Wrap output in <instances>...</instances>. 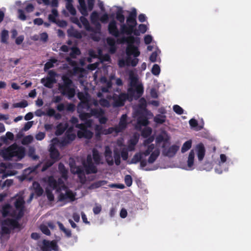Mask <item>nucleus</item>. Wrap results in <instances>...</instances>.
I'll return each mask as SVG.
<instances>
[{
  "label": "nucleus",
  "mask_w": 251,
  "mask_h": 251,
  "mask_svg": "<svg viewBox=\"0 0 251 251\" xmlns=\"http://www.w3.org/2000/svg\"><path fill=\"white\" fill-rule=\"evenodd\" d=\"M129 36H122L117 39L116 42L118 44H124L126 43L127 46L126 48V53L127 55H133L135 57L140 55V52L138 47L134 45L136 44L139 46L140 44V38L138 37L139 33L135 26L131 25H127Z\"/></svg>",
  "instance_id": "nucleus-1"
},
{
  "label": "nucleus",
  "mask_w": 251,
  "mask_h": 251,
  "mask_svg": "<svg viewBox=\"0 0 251 251\" xmlns=\"http://www.w3.org/2000/svg\"><path fill=\"white\" fill-rule=\"evenodd\" d=\"M95 0H87L88 6L87 7L85 0H78L79 5L77 8L80 13L83 16L80 17V21L83 25L84 28L87 31L95 33H100L101 30V25L99 22L96 24V28H94L90 25L89 21L84 17L87 16L88 11H91L93 9Z\"/></svg>",
  "instance_id": "nucleus-2"
},
{
  "label": "nucleus",
  "mask_w": 251,
  "mask_h": 251,
  "mask_svg": "<svg viewBox=\"0 0 251 251\" xmlns=\"http://www.w3.org/2000/svg\"><path fill=\"white\" fill-rule=\"evenodd\" d=\"M63 82L58 85V89L63 96L71 99L75 95V90L72 80L67 75L62 76Z\"/></svg>",
  "instance_id": "nucleus-3"
},
{
  "label": "nucleus",
  "mask_w": 251,
  "mask_h": 251,
  "mask_svg": "<svg viewBox=\"0 0 251 251\" xmlns=\"http://www.w3.org/2000/svg\"><path fill=\"white\" fill-rule=\"evenodd\" d=\"M108 31L109 34L118 38L120 37L121 34H126L129 36L127 25L123 24L121 25L120 31L118 30L117 22L115 20H111L108 25Z\"/></svg>",
  "instance_id": "nucleus-4"
},
{
  "label": "nucleus",
  "mask_w": 251,
  "mask_h": 251,
  "mask_svg": "<svg viewBox=\"0 0 251 251\" xmlns=\"http://www.w3.org/2000/svg\"><path fill=\"white\" fill-rule=\"evenodd\" d=\"M22 225L19 223V220L16 219L6 218L1 222V231L3 234H9L11 230L19 229L20 230Z\"/></svg>",
  "instance_id": "nucleus-5"
},
{
  "label": "nucleus",
  "mask_w": 251,
  "mask_h": 251,
  "mask_svg": "<svg viewBox=\"0 0 251 251\" xmlns=\"http://www.w3.org/2000/svg\"><path fill=\"white\" fill-rule=\"evenodd\" d=\"M113 107H120L124 106L126 101L129 99V94L121 93L120 94L114 93L111 97Z\"/></svg>",
  "instance_id": "nucleus-6"
},
{
  "label": "nucleus",
  "mask_w": 251,
  "mask_h": 251,
  "mask_svg": "<svg viewBox=\"0 0 251 251\" xmlns=\"http://www.w3.org/2000/svg\"><path fill=\"white\" fill-rule=\"evenodd\" d=\"M5 154H7L10 157L17 156L23 158L25 154V151L24 148L19 147L16 145L14 144L10 146L6 150Z\"/></svg>",
  "instance_id": "nucleus-7"
},
{
  "label": "nucleus",
  "mask_w": 251,
  "mask_h": 251,
  "mask_svg": "<svg viewBox=\"0 0 251 251\" xmlns=\"http://www.w3.org/2000/svg\"><path fill=\"white\" fill-rule=\"evenodd\" d=\"M48 75L49 76L46 78H43L41 80V82L47 88H51L53 87V84L56 82L55 76L56 73L50 70L49 72Z\"/></svg>",
  "instance_id": "nucleus-8"
},
{
  "label": "nucleus",
  "mask_w": 251,
  "mask_h": 251,
  "mask_svg": "<svg viewBox=\"0 0 251 251\" xmlns=\"http://www.w3.org/2000/svg\"><path fill=\"white\" fill-rule=\"evenodd\" d=\"M43 251H58V246L54 241H49L44 240L43 242V246L41 247Z\"/></svg>",
  "instance_id": "nucleus-9"
},
{
  "label": "nucleus",
  "mask_w": 251,
  "mask_h": 251,
  "mask_svg": "<svg viewBox=\"0 0 251 251\" xmlns=\"http://www.w3.org/2000/svg\"><path fill=\"white\" fill-rule=\"evenodd\" d=\"M137 11L135 8H133L129 13V15L126 18L127 25H131L136 26L137 23L136 21Z\"/></svg>",
  "instance_id": "nucleus-10"
},
{
  "label": "nucleus",
  "mask_w": 251,
  "mask_h": 251,
  "mask_svg": "<svg viewBox=\"0 0 251 251\" xmlns=\"http://www.w3.org/2000/svg\"><path fill=\"white\" fill-rule=\"evenodd\" d=\"M179 147L176 145H173L170 146L168 150H164L163 151V154L169 157H174L177 151H178Z\"/></svg>",
  "instance_id": "nucleus-11"
},
{
  "label": "nucleus",
  "mask_w": 251,
  "mask_h": 251,
  "mask_svg": "<svg viewBox=\"0 0 251 251\" xmlns=\"http://www.w3.org/2000/svg\"><path fill=\"white\" fill-rule=\"evenodd\" d=\"M94 133L91 130L87 128L83 130V131H77V136L79 138H85L90 140L93 136Z\"/></svg>",
  "instance_id": "nucleus-12"
},
{
  "label": "nucleus",
  "mask_w": 251,
  "mask_h": 251,
  "mask_svg": "<svg viewBox=\"0 0 251 251\" xmlns=\"http://www.w3.org/2000/svg\"><path fill=\"white\" fill-rule=\"evenodd\" d=\"M127 117L126 114H123L121 116L118 125L116 126L118 131L121 132L126 128L127 125Z\"/></svg>",
  "instance_id": "nucleus-13"
},
{
  "label": "nucleus",
  "mask_w": 251,
  "mask_h": 251,
  "mask_svg": "<svg viewBox=\"0 0 251 251\" xmlns=\"http://www.w3.org/2000/svg\"><path fill=\"white\" fill-rule=\"evenodd\" d=\"M196 151L198 160L201 161L203 160L205 153V149L202 143H200L197 145Z\"/></svg>",
  "instance_id": "nucleus-14"
},
{
  "label": "nucleus",
  "mask_w": 251,
  "mask_h": 251,
  "mask_svg": "<svg viewBox=\"0 0 251 251\" xmlns=\"http://www.w3.org/2000/svg\"><path fill=\"white\" fill-rule=\"evenodd\" d=\"M67 199H69L70 201H74L75 198V195L71 190L67 191L65 194L61 193L59 195V200L64 201Z\"/></svg>",
  "instance_id": "nucleus-15"
},
{
  "label": "nucleus",
  "mask_w": 251,
  "mask_h": 251,
  "mask_svg": "<svg viewBox=\"0 0 251 251\" xmlns=\"http://www.w3.org/2000/svg\"><path fill=\"white\" fill-rule=\"evenodd\" d=\"M107 44L109 46V52L111 53H114L117 50L116 42H117L112 37H107L106 39Z\"/></svg>",
  "instance_id": "nucleus-16"
},
{
  "label": "nucleus",
  "mask_w": 251,
  "mask_h": 251,
  "mask_svg": "<svg viewBox=\"0 0 251 251\" xmlns=\"http://www.w3.org/2000/svg\"><path fill=\"white\" fill-rule=\"evenodd\" d=\"M83 165L85 169V173L87 175L96 174L98 172V169L94 163Z\"/></svg>",
  "instance_id": "nucleus-17"
},
{
  "label": "nucleus",
  "mask_w": 251,
  "mask_h": 251,
  "mask_svg": "<svg viewBox=\"0 0 251 251\" xmlns=\"http://www.w3.org/2000/svg\"><path fill=\"white\" fill-rule=\"evenodd\" d=\"M50 155L51 160L55 162L60 159V153L59 151L54 147H51L50 150Z\"/></svg>",
  "instance_id": "nucleus-18"
},
{
  "label": "nucleus",
  "mask_w": 251,
  "mask_h": 251,
  "mask_svg": "<svg viewBox=\"0 0 251 251\" xmlns=\"http://www.w3.org/2000/svg\"><path fill=\"white\" fill-rule=\"evenodd\" d=\"M67 33L69 37H74L78 39H80L82 37L81 32L73 27L68 29Z\"/></svg>",
  "instance_id": "nucleus-19"
},
{
  "label": "nucleus",
  "mask_w": 251,
  "mask_h": 251,
  "mask_svg": "<svg viewBox=\"0 0 251 251\" xmlns=\"http://www.w3.org/2000/svg\"><path fill=\"white\" fill-rule=\"evenodd\" d=\"M24 215V212L21 211H18V210L12 209L10 210L9 216L13 218V219H16L20 220Z\"/></svg>",
  "instance_id": "nucleus-20"
},
{
  "label": "nucleus",
  "mask_w": 251,
  "mask_h": 251,
  "mask_svg": "<svg viewBox=\"0 0 251 251\" xmlns=\"http://www.w3.org/2000/svg\"><path fill=\"white\" fill-rule=\"evenodd\" d=\"M68 124L65 123H59L56 126V130L55 131V134L57 136L62 135L65 131L68 128Z\"/></svg>",
  "instance_id": "nucleus-21"
},
{
  "label": "nucleus",
  "mask_w": 251,
  "mask_h": 251,
  "mask_svg": "<svg viewBox=\"0 0 251 251\" xmlns=\"http://www.w3.org/2000/svg\"><path fill=\"white\" fill-rule=\"evenodd\" d=\"M25 201L22 198H19L14 202V205L17 210L22 211L24 212Z\"/></svg>",
  "instance_id": "nucleus-22"
},
{
  "label": "nucleus",
  "mask_w": 251,
  "mask_h": 251,
  "mask_svg": "<svg viewBox=\"0 0 251 251\" xmlns=\"http://www.w3.org/2000/svg\"><path fill=\"white\" fill-rule=\"evenodd\" d=\"M92 155L93 159L96 164L99 165L100 164H102V162H101V156H100L99 151L97 149H94L93 150Z\"/></svg>",
  "instance_id": "nucleus-23"
},
{
  "label": "nucleus",
  "mask_w": 251,
  "mask_h": 251,
  "mask_svg": "<svg viewBox=\"0 0 251 251\" xmlns=\"http://www.w3.org/2000/svg\"><path fill=\"white\" fill-rule=\"evenodd\" d=\"M129 85L131 87H135L137 85L138 77L134 73L131 71L129 74Z\"/></svg>",
  "instance_id": "nucleus-24"
},
{
  "label": "nucleus",
  "mask_w": 251,
  "mask_h": 251,
  "mask_svg": "<svg viewBox=\"0 0 251 251\" xmlns=\"http://www.w3.org/2000/svg\"><path fill=\"white\" fill-rule=\"evenodd\" d=\"M34 192L38 197H40L42 195L44 190L40 184L36 181H34L32 184Z\"/></svg>",
  "instance_id": "nucleus-25"
},
{
  "label": "nucleus",
  "mask_w": 251,
  "mask_h": 251,
  "mask_svg": "<svg viewBox=\"0 0 251 251\" xmlns=\"http://www.w3.org/2000/svg\"><path fill=\"white\" fill-rule=\"evenodd\" d=\"M124 11L121 7H119L118 10L116 12V18L121 24H124L125 17L123 14Z\"/></svg>",
  "instance_id": "nucleus-26"
},
{
  "label": "nucleus",
  "mask_w": 251,
  "mask_h": 251,
  "mask_svg": "<svg viewBox=\"0 0 251 251\" xmlns=\"http://www.w3.org/2000/svg\"><path fill=\"white\" fill-rule=\"evenodd\" d=\"M160 154V151L158 149L155 150L151 152L148 158V162L152 164L155 162Z\"/></svg>",
  "instance_id": "nucleus-27"
},
{
  "label": "nucleus",
  "mask_w": 251,
  "mask_h": 251,
  "mask_svg": "<svg viewBox=\"0 0 251 251\" xmlns=\"http://www.w3.org/2000/svg\"><path fill=\"white\" fill-rule=\"evenodd\" d=\"M137 124L140 126H147L149 124V121L146 116H140L137 119Z\"/></svg>",
  "instance_id": "nucleus-28"
},
{
  "label": "nucleus",
  "mask_w": 251,
  "mask_h": 251,
  "mask_svg": "<svg viewBox=\"0 0 251 251\" xmlns=\"http://www.w3.org/2000/svg\"><path fill=\"white\" fill-rule=\"evenodd\" d=\"M90 113L91 117L94 116L96 118H99L104 114V111L101 108H92Z\"/></svg>",
  "instance_id": "nucleus-29"
},
{
  "label": "nucleus",
  "mask_w": 251,
  "mask_h": 251,
  "mask_svg": "<svg viewBox=\"0 0 251 251\" xmlns=\"http://www.w3.org/2000/svg\"><path fill=\"white\" fill-rule=\"evenodd\" d=\"M48 184L50 187L53 190L59 188L58 182L52 177L50 176L48 179Z\"/></svg>",
  "instance_id": "nucleus-30"
},
{
  "label": "nucleus",
  "mask_w": 251,
  "mask_h": 251,
  "mask_svg": "<svg viewBox=\"0 0 251 251\" xmlns=\"http://www.w3.org/2000/svg\"><path fill=\"white\" fill-rule=\"evenodd\" d=\"M77 97L81 101L79 105L83 104L84 106L89 107L88 101L87 98L82 92H79L77 94Z\"/></svg>",
  "instance_id": "nucleus-31"
},
{
  "label": "nucleus",
  "mask_w": 251,
  "mask_h": 251,
  "mask_svg": "<svg viewBox=\"0 0 251 251\" xmlns=\"http://www.w3.org/2000/svg\"><path fill=\"white\" fill-rule=\"evenodd\" d=\"M58 170L60 174L61 175V176L64 178H67L68 176V171L62 163H59Z\"/></svg>",
  "instance_id": "nucleus-32"
},
{
  "label": "nucleus",
  "mask_w": 251,
  "mask_h": 251,
  "mask_svg": "<svg viewBox=\"0 0 251 251\" xmlns=\"http://www.w3.org/2000/svg\"><path fill=\"white\" fill-rule=\"evenodd\" d=\"M106 184V181L105 180H99L92 183L89 186V189H95L98 188Z\"/></svg>",
  "instance_id": "nucleus-33"
},
{
  "label": "nucleus",
  "mask_w": 251,
  "mask_h": 251,
  "mask_svg": "<svg viewBox=\"0 0 251 251\" xmlns=\"http://www.w3.org/2000/svg\"><path fill=\"white\" fill-rule=\"evenodd\" d=\"M11 209V206L9 204H6L4 205H3L2 207L1 210V213L3 217H6L7 216H8L10 210Z\"/></svg>",
  "instance_id": "nucleus-34"
},
{
  "label": "nucleus",
  "mask_w": 251,
  "mask_h": 251,
  "mask_svg": "<svg viewBox=\"0 0 251 251\" xmlns=\"http://www.w3.org/2000/svg\"><path fill=\"white\" fill-rule=\"evenodd\" d=\"M143 154L141 152H138L135 153L131 160L129 162V164H136L140 162L143 157Z\"/></svg>",
  "instance_id": "nucleus-35"
},
{
  "label": "nucleus",
  "mask_w": 251,
  "mask_h": 251,
  "mask_svg": "<svg viewBox=\"0 0 251 251\" xmlns=\"http://www.w3.org/2000/svg\"><path fill=\"white\" fill-rule=\"evenodd\" d=\"M166 119L165 115L157 114L154 117L153 120L157 124H162L165 122Z\"/></svg>",
  "instance_id": "nucleus-36"
},
{
  "label": "nucleus",
  "mask_w": 251,
  "mask_h": 251,
  "mask_svg": "<svg viewBox=\"0 0 251 251\" xmlns=\"http://www.w3.org/2000/svg\"><path fill=\"white\" fill-rule=\"evenodd\" d=\"M194 158H195V151L194 150H192L189 152L188 157V160H187V165L189 168H190L193 166Z\"/></svg>",
  "instance_id": "nucleus-37"
},
{
  "label": "nucleus",
  "mask_w": 251,
  "mask_h": 251,
  "mask_svg": "<svg viewBox=\"0 0 251 251\" xmlns=\"http://www.w3.org/2000/svg\"><path fill=\"white\" fill-rule=\"evenodd\" d=\"M114 158L115 164L119 166L121 164V154L120 151L117 150H114Z\"/></svg>",
  "instance_id": "nucleus-38"
},
{
  "label": "nucleus",
  "mask_w": 251,
  "mask_h": 251,
  "mask_svg": "<svg viewBox=\"0 0 251 251\" xmlns=\"http://www.w3.org/2000/svg\"><path fill=\"white\" fill-rule=\"evenodd\" d=\"M57 62V60L55 58L51 59L50 61L47 62L44 66V70H47L53 68L54 67V64Z\"/></svg>",
  "instance_id": "nucleus-39"
},
{
  "label": "nucleus",
  "mask_w": 251,
  "mask_h": 251,
  "mask_svg": "<svg viewBox=\"0 0 251 251\" xmlns=\"http://www.w3.org/2000/svg\"><path fill=\"white\" fill-rule=\"evenodd\" d=\"M152 133V129L150 127H145L141 132V135L144 138H148Z\"/></svg>",
  "instance_id": "nucleus-40"
},
{
  "label": "nucleus",
  "mask_w": 251,
  "mask_h": 251,
  "mask_svg": "<svg viewBox=\"0 0 251 251\" xmlns=\"http://www.w3.org/2000/svg\"><path fill=\"white\" fill-rule=\"evenodd\" d=\"M131 60V57L128 56L126 59H120L119 61V66L120 67H124L125 66H129Z\"/></svg>",
  "instance_id": "nucleus-41"
},
{
  "label": "nucleus",
  "mask_w": 251,
  "mask_h": 251,
  "mask_svg": "<svg viewBox=\"0 0 251 251\" xmlns=\"http://www.w3.org/2000/svg\"><path fill=\"white\" fill-rule=\"evenodd\" d=\"M192 146V141L191 140H188L186 141L182 145L181 148V152L182 153H184L187 151H188Z\"/></svg>",
  "instance_id": "nucleus-42"
},
{
  "label": "nucleus",
  "mask_w": 251,
  "mask_h": 251,
  "mask_svg": "<svg viewBox=\"0 0 251 251\" xmlns=\"http://www.w3.org/2000/svg\"><path fill=\"white\" fill-rule=\"evenodd\" d=\"M71 172L74 174H82V173L85 172L83 168L81 166H75L74 168H72Z\"/></svg>",
  "instance_id": "nucleus-43"
},
{
  "label": "nucleus",
  "mask_w": 251,
  "mask_h": 251,
  "mask_svg": "<svg viewBox=\"0 0 251 251\" xmlns=\"http://www.w3.org/2000/svg\"><path fill=\"white\" fill-rule=\"evenodd\" d=\"M118 128L116 126L115 127H109L107 129H104L103 130V134L104 135H108L112 133L113 132H115L116 133H118L120 132V131H118Z\"/></svg>",
  "instance_id": "nucleus-44"
},
{
  "label": "nucleus",
  "mask_w": 251,
  "mask_h": 251,
  "mask_svg": "<svg viewBox=\"0 0 251 251\" xmlns=\"http://www.w3.org/2000/svg\"><path fill=\"white\" fill-rule=\"evenodd\" d=\"M8 39V31L6 29H4L1 33V42L3 43H7Z\"/></svg>",
  "instance_id": "nucleus-45"
},
{
  "label": "nucleus",
  "mask_w": 251,
  "mask_h": 251,
  "mask_svg": "<svg viewBox=\"0 0 251 251\" xmlns=\"http://www.w3.org/2000/svg\"><path fill=\"white\" fill-rule=\"evenodd\" d=\"M66 8L72 15L75 16L76 15V11L72 3H66Z\"/></svg>",
  "instance_id": "nucleus-46"
},
{
  "label": "nucleus",
  "mask_w": 251,
  "mask_h": 251,
  "mask_svg": "<svg viewBox=\"0 0 251 251\" xmlns=\"http://www.w3.org/2000/svg\"><path fill=\"white\" fill-rule=\"evenodd\" d=\"M55 163L54 161L51 160H47L43 165L41 169L42 172L46 171L48 168L52 166Z\"/></svg>",
  "instance_id": "nucleus-47"
},
{
  "label": "nucleus",
  "mask_w": 251,
  "mask_h": 251,
  "mask_svg": "<svg viewBox=\"0 0 251 251\" xmlns=\"http://www.w3.org/2000/svg\"><path fill=\"white\" fill-rule=\"evenodd\" d=\"M7 139L10 140H13L14 139V135L12 132L8 131L6 132L5 136L1 137V140L3 142H6Z\"/></svg>",
  "instance_id": "nucleus-48"
},
{
  "label": "nucleus",
  "mask_w": 251,
  "mask_h": 251,
  "mask_svg": "<svg viewBox=\"0 0 251 251\" xmlns=\"http://www.w3.org/2000/svg\"><path fill=\"white\" fill-rule=\"evenodd\" d=\"M155 148L154 145L153 144H151L148 146L147 149L145 150L144 152H141L143 155H144L145 156H148L151 152H152L153 150Z\"/></svg>",
  "instance_id": "nucleus-49"
},
{
  "label": "nucleus",
  "mask_w": 251,
  "mask_h": 251,
  "mask_svg": "<svg viewBox=\"0 0 251 251\" xmlns=\"http://www.w3.org/2000/svg\"><path fill=\"white\" fill-rule=\"evenodd\" d=\"M80 54V51L79 49L77 47H73L72 48L70 55L72 58H75L76 55H78Z\"/></svg>",
  "instance_id": "nucleus-50"
},
{
  "label": "nucleus",
  "mask_w": 251,
  "mask_h": 251,
  "mask_svg": "<svg viewBox=\"0 0 251 251\" xmlns=\"http://www.w3.org/2000/svg\"><path fill=\"white\" fill-rule=\"evenodd\" d=\"M99 14L96 11H93L91 15V20L92 23L95 25L98 22Z\"/></svg>",
  "instance_id": "nucleus-51"
},
{
  "label": "nucleus",
  "mask_w": 251,
  "mask_h": 251,
  "mask_svg": "<svg viewBox=\"0 0 251 251\" xmlns=\"http://www.w3.org/2000/svg\"><path fill=\"white\" fill-rule=\"evenodd\" d=\"M151 73L154 75H158L160 73V68L158 65L155 64L152 66Z\"/></svg>",
  "instance_id": "nucleus-52"
},
{
  "label": "nucleus",
  "mask_w": 251,
  "mask_h": 251,
  "mask_svg": "<svg viewBox=\"0 0 251 251\" xmlns=\"http://www.w3.org/2000/svg\"><path fill=\"white\" fill-rule=\"evenodd\" d=\"M79 117L81 121H85L91 117L90 113L82 112L79 114Z\"/></svg>",
  "instance_id": "nucleus-53"
},
{
  "label": "nucleus",
  "mask_w": 251,
  "mask_h": 251,
  "mask_svg": "<svg viewBox=\"0 0 251 251\" xmlns=\"http://www.w3.org/2000/svg\"><path fill=\"white\" fill-rule=\"evenodd\" d=\"M28 105V103L26 100H23L20 102L15 103L13 104L14 107L25 108Z\"/></svg>",
  "instance_id": "nucleus-54"
},
{
  "label": "nucleus",
  "mask_w": 251,
  "mask_h": 251,
  "mask_svg": "<svg viewBox=\"0 0 251 251\" xmlns=\"http://www.w3.org/2000/svg\"><path fill=\"white\" fill-rule=\"evenodd\" d=\"M173 108L174 112L178 115H181L183 113V109L178 105H174Z\"/></svg>",
  "instance_id": "nucleus-55"
},
{
  "label": "nucleus",
  "mask_w": 251,
  "mask_h": 251,
  "mask_svg": "<svg viewBox=\"0 0 251 251\" xmlns=\"http://www.w3.org/2000/svg\"><path fill=\"white\" fill-rule=\"evenodd\" d=\"M33 137L31 135H27L25 137L22 141L23 145H27L30 143L33 140Z\"/></svg>",
  "instance_id": "nucleus-56"
},
{
  "label": "nucleus",
  "mask_w": 251,
  "mask_h": 251,
  "mask_svg": "<svg viewBox=\"0 0 251 251\" xmlns=\"http://www.w3.org/2000/svg\"><path fill=\"white\" fill-rule=\"evenodd\" d=\"M46 193L47 197L50 201H52L54 200V195L51 190L48 188L46 189Z\"/></svg>",
  "instance_id": "nucleus-57"
},
{
  "label": "nucleus",
  "mask_w": 251,
  "mask_h": 251,
  "mask_svg": "<svg viewBox=\"0 0 251 251\" xmlns=\"http://www.w3.org/2000/svg\"><path fill=\"white\" fill-rule=\"evenodd\" d=\"M125 182L128 187L130 186L132 184V179L130 175H126L125 177Z\"/></svg>",
  "instance_id": "nucleus-58"
},
{
  "label": "nucleus",
  "mask_w": 251,
  "mask_h": 251,
  "mask_svg": "<svg viewBox=\"0 0 251 251\" xmlns=\"http://www.w3.org/2000/svg\"><path fill=\"white\" fill-rule=\"evenodd\" d=\"M137 30L139 32V35L140 33H145L147 30V26L144 24H140L138 26V29Z\"/></svg>",
  "instance_id": "nucleus-59"
},
{
  "label": "nucleus",
  "mask_w": 251,
  "mask_h": 251,
  "mask_svg": "<svg viewBox=\"0 0 251 251\" xmlns=\"http://www.w3.org/2000/svg\"><path fill=\"white\" fill-rule=\"evenodd\" d=\"M40 230L45 234L47 235H50V232L47 226L45 225H41L40 226Z\"/></svg>",
  "instance_id": "nucleus-60"
},
{
  "label": "nucleus",
  "mask_w": 251,
  "mask_h": 251,
  "mask_svg": "<svg viewBox=\"0 0 251 251\" xmlns=\"http://www.w3.org/2000/svg\"><path fill=\"white\" fill-rule=\"evenodd\" d=\"M18 17L19 18L22 20L25 21L26 19V17L24 11L22 9L18 10Z\"/></svg>",
  "instance_id": "nucleus-61"
},
{
  "label": "nucleus",
  "mask_w": 251,
  "mask_h": 251,
  "mask_svg": "<svg viewBox=\"0 0 251 251\" xmlns=\"http://www.w3.org/2000/svg\"><path fill=\"white\" fill-rule=\"evenodd\" d=\"M65 137H66L68 140L72 142L75 140L76 135L75 133H65Z\"/></svg>",
  "instance_id": "nucleus-62"
},
{
  "label": "nucleus",
  "mask_w": 251,
  "mask_h": 251,
  "mask_svg": "<svg viewBox=\"0 0 251 251\" xmlns=\"http://www.w3.org/2000/svg\"><path fill=\"white\" fill-rule=\"evenodd\" d=\"M154 139V138L153 136H150L148 137L147 139L145 140L143 142V145L144 146H149L151 143Z\"/></svg>",
  "instance_id": "nucleus-63"
},
{
  "label": "nucleus",
  "mask_w": 251,
  "mask_h": 251,
  "mask_svg": "<svg viewBox=\"0 0 251 251\" xmlns=\"http://www.w3.org/2000/svg\"><path fill=\"white\" fill-rule=\"evenodd\" d=\"M72 142L68 140L66 137H63L60 141V145L62 147H65L71 144Z\"/></svg>",
  "instance_id": "nucleus-64"
}]
</instances>
